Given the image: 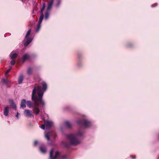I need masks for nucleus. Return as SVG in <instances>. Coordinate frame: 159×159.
Segmentation results:
<instances>
[{
  "label": "nucleus",
  "mask_w": 159,
  "mask_h": 159,
  "mask_svg": "<svg viewBox=\"0 0 159 159\" xmlns=\"http://www.w3.org/2000/svg\"><path fill=\"white\" fill-rule=\"evenodd\" d=\"M26 101L25 99H23L21 102L20 107L22 108H25L26 107Z\"/></svg>",
  "instance_id": "obj_11"
},
{
  "label": "nucleus",
  "mask_w": 159,
  "mask_h": 159,
  "mask_svg": "<svg viewBox=\"0 0 159 159\" xmlns=\"http://www.w3.org/2000/svg\"><path fill=\"white\" fill-rule=\"evenodd\" d=\"M130 157H132L133 158H134V159H135V158H136V157L135 156H130Z\"/></svg>",
  "instance_id": "obj_27"
},
{
  "label": "nucleus",
  "mask_w": 159,
  "mask_h": 159,
  "mask_svg": "<svg viewBox=\"0 0 159 159\" xmlns=\"http://www.w3.org/2000/svg\"><path fill=\"white\" fill-rule=\"evenodd\" d=\"M27 73L29 75H30L32 74V69L30 67H29L27 71Z\"/></svg>",
  "instance_id": "obj_19"
},
{
  "label": "nucleus",
  "mask_w": 159,
  "mask_h": 159,
  "mask_svg": "<svg viewBox=\"0 0 159 159\" xmlns=\"http://www.w3.org/2000/svg\"><path fill=\"white\" fill-rule=\"evenodd\" d=\"M9 110V107H5L4 110V115L6 116H7L8 115Z\"/></svg>",
  "instance_id": "obj_12"
},
{
  "label": "nucleus",
  "mask_w": 159,
  "mask_h": 159,
  "mask_svg": "<svg viewBox=\"0 0 159 159\" xmlns=\"http://www.w3.org/2000/svg\"><path fill=\"white\" fill-rule=\"evenodd\" d=\"M83 134L80 131L75 134H69L67 135V139L68 141V144L66 146L68 147L70 145H77L80 143V139L83 136Z\"/></svg>",
  "instance_id": "obj_2"
},
{
  "label": "nucleus",
  "mask_w": 159,
  "mask_h": 159,
  "mask_svg": "<svg viewBox=\"0 0 159 159\" xmlns=\"http://www.w3.org/2000/svg\"><path fill=\"white\" fill-rule=\"evenodd\" d=\"M37 143H38L37 141L36 140L35 141L34 143V146H35L36 145V144Z\"/></svg>",
  "instance_id": "obj_26"
},
{
  "label": "nucleus",
  "mask_w": 159,
  "mask_h": 159,
  "mask_svg": "<svg viewBox=\"0 0 159 159\" xmlns=\"http://www.w3.org/2000/svg\"><path fill=\"white\" fill-rule=\"evenodd\" d=\"M52 133L50 132H48L46 133L45 134V137L48 140H50V137L51 136Z\"/></svg>",
  "instance_id": "obj_15"
},
{
  "label": "nucleus",
  "mask_w": 159,
  "mask_h": 159,
  "mask_svg": "<svg viewBox=\"0 0 159 159\" xmlns=\"http://www.w3.org/2000/svg\"><path fill=\"white\" fill-rule=\"evenodd\" d=\"M54 1V0H51L48 3L47 9L44 14V18L46 20L48 18L50 13V10L52 7Z\"/></svg>",
  "instance_id": "obj_4"
},
{
  "label": "nucleus",
  "mask_w": 159,
  "mask_h": 159,
  "mask_svg": "<svg viewBox=\"0 0 159 159\" xmlns=\"http://www.w3.org/2000/svg\"><path fill=\"white\" fill-rule=\"evenodd\" d=\"M43 90L41 89L40 86L37 85L34 87L31 94V100L34 102V103L30 101H26L27 107L32 108L33 113L36 115H39L41 110V106L44 107L45 103L43 100L44 93L47 89V84L44 82L42 83Z\"/></svg>",
  "instance_id": "obj_1"
},
{
  "label": "nucleus",
  "mask_w": 159,
  "mask_h": 159,
  "mask_svg": "<svg viewBox=\"0 0 159 159\" xmlns=\"http://www.w3.org/2000/svg\"><path fill=\"white\" fill-rule=\"evenodd\" d=\"M65 124L66 125V126L68 128H70L71 127V124L70 123H69V122L68 121H66L65 122Z\"/></svg>",
  "instance_id": "obj_18"
},
{
  "label": "nucleus",
  "mask_w": 159,
  "mask_h": 159,
  "mask_svg": "<svg viewBox=\"0 0 159 159\" xmlns=\"http://www.w3.org/2000/svg\"><path fill=\"white\" fill-rule=\"evenodd\" d=\"M45 3H44L43 4L41 10V15L39 19L38 24L37 25L36 28V30L37 32H38L39 31L41 27V24L44 18V15L43 12L45 9Z\"/></svg>",
  "instance_id": "obj_3"
},
{
  "label": "nucleus",
  "mask_w": 159,
  "mask_h": 159,
  "mask_svg": "<svg viewBox=\"0 0 159 159\" xmlns=\"http://www.w3.org/2000/svg\"><path fill=\"white\" fill-rule=\"evenodd\" d=\"M77 123L80 125L85 128H88L91 125L90 122L86 119L83 120H79L77 121Z\"/></svg>",
  "instance_id": "obj_6"
},
{
  "label": "nucleus",
  "mask_w": 159,
  "mask_h": 159,
  "mask_svg": "<svg viewBox=\"0 0 159 159\" xmlns=\"http://www.w3.org/2000/svg\"><path fill=\"white\" fill-rule=\"evenodd\" d=\"M30 56L27 54H25L22 57V60L23 62H24L26 60L29 59Z\"/></svg>",
  "instance_id": "obj_14"
},
{
  "label": "nucleus",
  "mask_w": 159,
  "mask_h": 159,
  "mask_svg": "<svg viewBox=\"0 0 159 159\" xmlns=\"http://www.w3.org/2000/svg\"><path fill=\"white\" fill-rule=\"evenodd\" d=\"M66 158V155H63L62 156V158L63 159H65Z\"/></svg>",
  "instance_id": "obj_25"
},
{
  "label": "nucleus",
  "mask_w": 159,
  "mask_h": 159,
  "mask_svg": "<svg viewBox=\"0 0 159 159\" xmlns=\"http://www.w3.org/2000/svg\"><path fill=\"white\" fill-rule=\"evenodd\" d=\"M45 125H42L40 126V127L42 129H45Z\"/></svg>",
  "instance_id": "obj_22"
},
{
  "label": "nucleus",
  "mask_w": 159,
  "mask_h": 159,
  "mask_svg": "<svg viewBox=\"0 0 159 159\" xmlns=\"http://www.w3.org/2000/svg\"><path fill=\"white\" fill-rule=\"evenodd\" d=\"M23 80V75H21L20 76V77L18 80V83L19 84H21L22 83Z\"/></svg>",
  "instance_id": "obj_16"
},
{
  "label": "nucleus",
  "mask_w": 159,
  "mask_h": 159,
  "mask_svg": "<svg viewBox=\"0 0 159 159\" xmlns=\"http://www.w3.org/2000/svg\"><path fill=\"white\" fill-rule=\"evenodd\" d=\"M11 68H12V67L11 66H10V68L9 69H8L7 70V71L5 73L6 75H7V74L11 70Z\"/></svg>",
  "instance_id": "obj_21"
},
{
  "label": "nucleus",
  "mask_w": 159,
  "mask_h": 159,
  "mask_svg": "<svg viewBox=\"0 0 159 159\" xmlns=\"http://www.w3.org/2000/svg\"><path fill=\"white\" fill-rule=\"evenodd\" d=\"M39 150L42 153H45L46 152V149L41 146L39 147Z\"/></svg>",
  "instance_id": "obj_17"
},
{
  "label": "nucleus",
  "mask_w": 159,
  "mask_h": 159,
  "mask_svg": "<svg viewBox=\"0 0 159 159\" xmlns=\"http://www.w3.org/2000/svg\"><path fill=\"white\" fill-rule=\"evenodd\" d=\"M60 152L56 151L54 152V150L52 149L50 152V159H56L60 156Z\"/></svg>",
  "instance_id": "obj_7"
},
{
  "label": "nucleus",
  "mask_w": 159,
  "mask_h": 159,
  "mask_svg": "<svg viewBox=\"0 0 159 159\" xmlns=\"http://www.w3.org/2000/svg\"><path fill=\"white\" fill-rule=\"evenodd\" d=\"M3 83L4 84H7V80H6L5 79H3Z\"/></svg>",
  "instance_id": "obj_23"
},
{
  "label": "nucleus",
  "mask_w": 159,
  "mask_h": 159,
  "mask_svg": "<svg viewBox=\"0 0 159 159\" xmlns=\"http://www.w3.org/2000/svg\"><path fill=\"white\" fill-rule=\"evenodd\" d=\"M31 31V30L30 29L27 31L24 41V44L25 46L28 45L32 40L33 39L31 37L30 35Z\"/></svg>",
  "instance_id": "obj_5"
},
{
  "label": "nucleus",
  "mask_w": 159,
  "mask_h": 159,
  "mask_svg": "<svg viewBox=\"0 0 159 159\" xmlns=\"http://www.w3.org/2000/svg\"><path fill=\"white\" fill-rule=\"evenodd\" d=\"M18 55V54L16 53H14L13 52H12L10 54V57L11 59H14L16 58Z\"/></svg>",
  "instance_id": "obj_13"
},
{
  "label": "nucleus",
  "mask_w": 159,
  "mask_h": 159,
  "mask_svg": "<svg viewBox=\"0 0 159 159\" xmlns=\"http://www.w3.org/2000/svg\"><path fill=\"white\" fill-rule=\"evenodd\" d=\"M11 65H14L15 63V62H16V61H15V60H14V59H11Z\"/></svg>",
  "instance_id": "obj_20"
},
{
  "label": "nucleus",
  "mask_w": 159,
  "mask_h": 159,
  "mask_svg": "<svg viewBox=\"0 0 159 159\" xmlns=\"http://www.w3.org/2000/svg\"><path fill=\"white\" fill-rule=\"evenodd\" d=\"M20 114L18 112H16V117L17 119L19 118V116L20 115Z\"/></svg>",
  "instance_id": "obj_24"
},
{
  "label": "nucleus",
  "mask_w": 159,
  "mask_h": 159,
  "mask_svg": "<svg viewBox=\"0 0 159 159\" xmlns=\"http://www.w3.org/2000/svg\"><path fill=\"white\" fill-rule=\"evenodd\" d=\"M24 115L25 116L28 117H34V116L33 115L32 111L28 109L25 110Z\"/></svg>",
  "instance_id": "obj_8"
},
{
  "label": "nucleus",
  "mask_w": 159,
  "mask_h": 159,
  "mask_svg": "<svg viewBox=\"0 0 159 159\" xmlns=\"http://www.w3.org/2000/svg\"><path fill=\"white\" fill-rule=\"evenodd\" d=\"M151 7H154L155 6H153V5H151Z\"/></svg>",
  "instance_id": "obj_28"
},
{
  "label": "nucleus",
  "mask_w": 159,
  "mask_h": 159,
  "mask_svg": "<svg viewBox=\"0 0 159 159\" xmlns=\"http://www.w3.org/2000/svg\"><path fill=\"white\" fill-rule=\"evenodd\" d=\"M44 125L47 128H49L52 125V123L51 121H46L45 122Z\"/></svg>",
  "instance_id": "obj_9"
},
{
  "label": "nucleus",
  "mask_w": 159,
  "mask_h": 159,
  "mask_svg": "<svg viewBox=\"0 0 159 159\" xmlns=\"http://www.w3.org/2000/svg\"><path fill=\"white\" fill-rule=\"evenodd\" d=\"M10 104L11 105L12 108L14 109L16 108V106L14 102V101L11 99H10L9 100Z\"/></svg>",
  "instance_id": "obj_10"
}]
</instances>
